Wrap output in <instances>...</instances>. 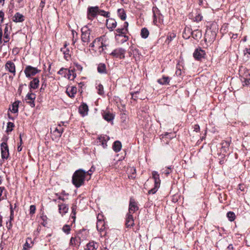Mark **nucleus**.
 Returning <instances> with one entry per match:
<instances>
[{
  "label": "nucleus",
  "mask_w": 250,
  "mask_h": 250,
  "mask_svg": "<svg viewBox=\"0 0 250 250\" xmlns=\"http://www.w3.org/2000/svg\"><path fill=\"white\" fill-rule=\"evenodd\" d=\"M85 177L86 171L82 169H79L76 170L73 175L72 183L76 188H79L84 184Z\"/></svg>",
  "instance_id": "obj_1"
},
{
  "label": "nucleus",
  "mask_w": 250,
  "mask_h": 250,
  "mask_svg": "<svg viewBox=\"0 0 250 250\" xmlns=\"http://www.w3.org/2000/svg\"><path fill=\"white\" fill-rule=\"evenodd\" d=\"M239 75L243 85L250 84V70L241 66L239 69Z\"/></svg>",
  "instance_id": "obj_2"
},
{
  "label": "nucleus",
  "mask_w": 250,
  "mask_h": 250,
  "mask_svg": "<svg viewBox=\"0 0 250 250\" xmlns=\"http://www.w3.org/2000/svg\"><path fill=\"white\" fill-rule=\"evenodd\" d=\"M81 40L83 44H87L90 41L93 39V36H90L91 30L87 25L84 26L81 29Z\"/></svg>",
  "instance_id": "obj_3"
},
{
  "label": "nucleus",
  "mask_w": 250,
  "mask_h": 250,
  "mask_svg": "<svg viewBox=\"0 0 250 250\" xmlns=\"http://www.w3.org/2000/svg\"><path fill=\"white\" fill-rule=\"evenodd\" d=\"M152 178L154 180V187L149 190L148 192V194H154L156 192L158 189L159 188L161 180L160 179V176L158 172L156 171H153L152 172Z\"/></svg>",
  "instance_id": "obj_4"
},
{
  "label": "nucleus",
  "mask_w": 250,
  "mask_h": 250,
  "mask_svg": "<svg viewBox=\"0 0 250 250\" xmlns=\"http://www.w3.org/2000/svg\"><path fill=\"white\" fill-rule=\"evenodd\" d=\"M41 71L40 70L38 69L36 67H33L30 65H27L25 68L24 72L26 77H30L35 75L36 74L39 73Z\"/></svg>",
  "instance_id": "obj_5"
},
{
  "label": "nucleus",
  "mask_w": 250,
  "mask_h": 250,
  "mask_svg": "<svg viewBox=\"0 0 250 250\" xmlns=\"http://www.w3.org/2000/svg\"><path fill=\"white\" fill-rule=\"evenodd\" d=\"M99 8L98 6L89 7L87 9V17L92 20L99 13Z\"/></svg>",
  "instance_id": "obj_6"
},
{
  "label": "nucleus",
  "mask_w": 250,
  "mask_h": 250,
  "mask_svg": "<svg viewBox=\"0 0 250 250\" xmlns=\"http://www.w3.org/2000/svg\"><path fill=\"white\" fill-rule=\"evenodd\" d=\"M1 154L2 159L6 160L8 159L9 153L8 146L6 143L3 142L1 144Z\"/></svg>",
  "instance_id": "obj_7"
},
{
  "label": "nucleus",
  "mask_w": 250,
  "mask_h": 250,
  "mask_svg": "<svg viewBox=\"0 0 250 250\" xmlns=\"http://www.w3.org/2000/svg\"><path fill=\"white\" fill-rule=\"evenodd\" d=\"M125 51L122 48H118L114 49L110 55L116 58H119L120 59L125 58Z\"/></svg>",
  "instance_id": "obj_8"
},
{
  "label": "nucleus",
  "mask_w": 250,
  "mask_h": 250,
  "mask_svg": "<svg viewBox=\"0 0 250 250\" xmlns=\"http://www.w3.org/2000/svg\"><path fill=\"white\" fill-rule=\"evenodd\" d=\"M139 208L137 206V203L135 201L134 199L132 198L130 199L128 212L127 214H132L136 211L138 210Z\"/></svg>",
  "instance_id": "obj_9"
},
{
  "label": "nucleus",
  "mask_w": 250,
  "mask_h": 250,
  "mask_svg": "<svg viewBox=\"0 0 250 250\" xmlns=\"http://www.w3.org/2000/svg\"><path fill=\"white\" fill-rule=\"evenodd\" d=\"M216 33L215 31L208 30L206 31L205 35V40L206 42H212L215 39Z\"/></svg>",
  "instance_id": "obj_10"
},
{
  "label": "nucleus",
  "mask_w": 250,
  "mask_h": 250,
  "mask_svg": "<svg viewBox=\"0 0 250 250\" xmlns=\"http://www.w3.org/2000/svg\"><path fill=\"white\" fill-rule=\"evenodd\" d=\"M36 99V95L34 93H28L25 98V100L27 103L33 107L35 106V100Z\"/></svg>",
  "instance_id": "obj_11"
},
{
  "label": "nucleus",
  "mask_w": 250,
  "mask_h": 250,
  "mask_svg": "<svg viewBox=\"0 0 250 250\" xmlns=\"http://www.w3.org/2000/svg\"><path fill=\"white\" fill-rule=\"evenodd\" d=\"M98 39L99 40V44L100 43L101 44L100 47L102 48V51H104V48H105L109 45V39L106 35L102 36L100 38H98Z\"/></svg>",
  "instance_id": "obj_12"
},
{
  "label": "nucleus",
  "mask_w": 250,
  "mask_h": 250,
  "mask_svg": "<svg viewBox=\"0 0 250 250\" xmlns=\"http://www.w3.org/2000/svg\"><path fill=\"white\" fill-rule=\"evenodd\" d=\"M205 55V51L201 48H197L193 54L194 58L197 60H200L204 58Z\"/></svg>",
  "instance_id": "obj_13"
},
{
  "label": "nucleus",
  "mask_w": 250,
  "mask_h": 250,
  "mask_svg": "<svg viewBox=\"0 0 250 250\" xmlns=\"http://www.w3.org/2000/svg\"><path fill=\"white\" fill-rule=\"evenodd\" d=\"M58 203L59 211L62 215H63L68 212V205L65 203H61L60 201H57Z\"/></svg>",
  "instance_id": "obj_14"
},
{
  "label": "nucleus",
  "mask_w": 250,
  "mask_h": 250,
  "mask_svg": "<svg viewBox=\"0 0 250 250\" xmlns=\"http://www.w3.org/2000/svg\"><path fill=\"white\" fill-rule=\"evenodd\" d=\"M97 229L100 231H103L105 229L104 222L103 220V216L99 214L97 216Z\"/></svg>",
  "instance_id": "obj_15"
},
{
  "label": "nucleus",
  "mask_w": 250,
  "mask_h": 250,
  "mask_svg": "<svg viewBox=\"0 0 250 250\" xmlns=\"http://www.w3.org/2000/svg\"><path fill=\"white\" fill-rule=\"evenodd\" d=\"M106 25L110 31H113L117 26V22L114 19L109 18L106 20Z\"/></svg>",
  "instance_id": "obj_16"
},
{
  "label": "nucleus",
  "mask_w": 250,
  "mask_h": 250,
  "mask_svg": "<svg viewBox=\"0 0 250 250\" xmlns=\"http://www.w3.org/2000/svg\"><path fill=\"white\" fill-rule=\"evenodd\" d=\"M5 69L12 73L14 76L16 74V68L15 64L11 61H8L5 64Z\"/></svg>",
  "instance_id": "obj_17"
},
{
  "label": "nucleus",
  "mask_w": 250,
  "mask_h": 250,
  "mask_svg": "<svg viewBox=\"0 0 250 250\" xmlns=\"http://www.w3.org/2000/svg\"><path fill=\"white\" fill-rule=\"evenodd\" d=\"M81 233H78L76 237H72L70 240V245L72 246H79L81 241Z\"/></svg>",
  "instance_id": "obj_18"
},
{
  "label": "nucleus",
  "mask_w": 250,
  "mask_h": 250,
  "mask_svg": "<svg viewBox=\"0 0 250 250\" xmlns=\"http://www.w3.org/2000/svg\"><path fill=\"white\" fill-rule=\"evenodd\" d=\"M134 225V221L133 219V217L132 214H127L126 221H125V225L127 228H130L133 226Z\"/></svg>",
  "instance_id": "obj_19"
},
{
  "label": "nucleus",
  "mask_w": 250,
  "mask_h": 250,
  "mask_svg": "<svg viewBox=\"0 0 250 250\" xmlns=\"http://www.w3.org/2000/svg\"><path fill=\"white\" fill-rule=\"evenodd\" d=\"M98 248V244L94 241H91L87 244L84 250H96Z\"/></svg>",
  "instance_id": "obj_20"
},
{
  "label": "nucleus",
  "mask_w": 250,
  "mask_h": 250,
  "mask_svg": "<svg viewBox=\"0 0 250 250\" xmlns=\"http://www.w3.org/2000/svg\"><path fill=\"white\" fill-rule=\"evenodd\" d=\"M103 116L104 119L108 122L112 121L114 118L113 114L108 111H104L103 114Z\"/></svg>",
  "instance_id": "obj_21"
},
{
  "label": "nucleus",
  "mask_w": 250,
  "mask_h": 250,
  "mask_svg": "<svg viewBox=\"0 0 250 250\" xmlns=\"http://www.w3.org/2000/svg\"><path fill=\"white\" fill-rule=\"evenodd\" d=\"M79 112L83 116H85L87 114L88 110V106L86 104L83 103L79 107Z\"/></svg>",
  "instance_id": "obj_22"
},
{
  "label": "nucleus",
  "mask_w": 250,
  "mask_h": 250,
  "mask_svg": "<svg viewBox=\"0 0 250 250\" xmlns=\"http://www.w3.org/2000/svg\"><path fill=\"white\" fill-rule=\"evenodd\" d=\"M97 71L100 74H106L107 69L106 65L104 63H100L97 67Z\"/></svg>",
  "instance_id": "obj_23"
},
{
  "label": "nucleus",
  "mask_w": 250,
  "mask_h": 250,
  "mask_svg": "<svg viewBox=\"0 0 250 250\" xmlns=\"http://www.w3.org/2000/svg\"><path fill=\"white\" fill-rule=\"evenodd\" d=\"M39 80L38 78H35L30 82L29 86L30 88L36 89L39 85Z\"/></svg>",
  "instance_id": "obj_24"
},
{
  "label": "nucleus",
  "mask_w": 250,
  "mask_h": 250,
  "mask_svg": "<svg viewBox=\"0 0 250 250\" xmlns=\"http://www.w3.org/2000/svg\"><path fill=\"white\" fill-rule=\"evenodd\" d=\"M170 82V78L168 77L163 76L161 79L157 80V82L161 85H167Z\"/></svg>",
  "instance_id": "obj_25"
},
{
  "label": "nucleus",
  "mask_w": 250,
  "mask_h": 250,
  "mask_svg": "<svg viewBox=\"0 0 250 250\" xmlns=\"http://www.w3.org/2000/svg\"><path fill=\"white\" fill-rule=\"evenodd\" d=\"M24 20V16L19 12L16 13L13 18V21L16 22H22Z\"/></svg>",
  "instance_id": "obj_26"
},
{
  "label": "nucleus",
  "mask_w": 250,
  "mask_h": 250,
  "mask_svg": "<svg viewBox=\"0 0 250 250\" xmlns=\"http://www.w3.org/2000/svg\"><path fill=\"white\" fill-rule=\"evenodd\" d=\"M10 31L9 30L8 25L6 24L4 29V42H9L10 37Z\"/></svg>",
  "instance_id": "obj_27"
},
{
  "label": "nucleus",
  "mask_w": 250,
  "mask_h": 250,
  "mask_svg": "<svg viewBox=\"0 0 250 250\" xmlns=\"http://www.w3.org/2000/svg\"><path fill=\"white\" fill-rule=\"evenodd\" d=\"M112 147L116 152H119L122 148V144L119 141H116L114 143Z\"/></svg>",
  "instance_id": "obj_28"
},
{
  "label": "nucleus",
  "mask_w": 250,
  "mask_h": 250,
  "mask_svg": "<svg viewBox=\"0 0 250 250\" xmlns=\"http://www.w3.org/2000/svg\"><path fill=\"white\" fill-rule=\"evenodd\" d=\"M67 46L66 44H64V46L63 48H62L61 49V51L63 52V53L64 54V57L66 60H68V58L70 57V50L68 48H66V47Z\"/></svg>",
  "instance_id": "obj_29"
},
{
  "label": "nucleus",
  "mask_w": 250,
  "mask_h": 250,
  "mask_svg": "<svg viewBox=\"0 0 250 250\" xmlns=\"http://www.w3.org/2000/svg\"><path fill=\"white\" fill-rule=\"evenodd\" d=\"M109 139V137L107 136H100L98 138V139L100 141V142L101 143L102 145L103 146V147H105L107 146L106 142Z\"/></svg>",
  "instance_id": "obj_30"
},
{
  "label": "nucleus",
  "mask_w": 250,
  "mask_h": 250,
  "mask_svg": "<svg viewBox=\"0 0 250 250\" xmlns=\"http://www.w3.org/2000/svg\"><path fill=\"white\" fill-rule=\"evenodd\" d=\"M192 37L196 40H198L199 39H201L202 37V33L199 30H196L190 33Z\"/></svg>",
  "instance_id": "obj_31"
},
{
  "label": "nucleus",
  "mask_w": 250,
  "mask_h": 250,
  "mask_svg": "<svg viewBox=\"0 0 250 250\" xmlns=\"http://www.w3.org/2000/svg\"><path fill=\"white\" fill-rule=\"evenodd\" d=\"M118 16L122 21H125L126 19V16L125 11L124 9L121 8L118 10Z\"/></svg>",
  "instance_id": "obj_32"
},
{
  "label": "nucleus",
  "mask_w": 250,
  "mask_h": 250,
  "mask_svg": "<svg viewBox=\"0 0 250 250\" xmlns=\"http://www.w3.org/2000/svg\"><path fill=\"white\" fill-rule=\"evenodd\" d=\"M33 242L31 238L28 237L26 242L23 246V250H26L27 248H31L33 246Z\"/></svg>",
  "instance_id": "obj_33"
},
{
  "label": "nucleus",
  "mask_w": 250,
  "mask_h": 250,
  "mask_svg": "<svg viewBox=\"0 0 250 250\" xmlns=\"http://www.w3.org/2000/svg\"><path fill=\"white\" fill-rule=\"evenodd\" d=\"M20 103V101H15L13 104H12V109H11V111L13 113H17L18 112V107H19V104Z\"/></svg>",
  "instance_id": "obj_34"
},
{
  "label": "nucleus",
  "mask_w": 250,
  "mask_h": 250,
  "mask_svg": "<svg viewBox=\"0 0 250 250\" xmlns=\"http://www.w3.org/2000/svg\"><path fill=\"white\" fill-rule=\"evenodd\" d=\"M141 35L143 38L146 39L149 35V31L146 28H143L141 30Z\"/></svg>",
  "instance_id": "obj_35"
},
{
  "label": "nucleus",
  "mask_w": 250,
  "mask_h": 250,
  "mask_svg": "<svg viewBox=\"0 0 250 250\" xmlns=\"http://www.w3.org/2000/svg\"><path fill=\"white\" fill-rule=\"evenodd\" d=\"M152 12L153 14L154 21H155L157 20V15L160 14V11L156 6H154L152 8Z\"/></svg>",
  "instance_id": "obj_36"
},
{
  "label": "nucleus",
  "mask_w": 250,
  "mask_h": 250,
  "mask_svg": "<svg viewBox=\"0 0 250 250\" xmlns=\"http://www.w3.org/2000/svg\"><path fill=\"white\" fill-rule=\"evenodd\" d=\"M176 37V34L173 33H169L167 36V40L166 41V42H167L168 44Z\"/></svg>",
  "instance_id": "obj_37"
},
{
  "label": "nucleus",
  "mask_w": 250,
  "mask_h": 250,
  "mask_svg": "<svg viewBox=\"0 0 250 250\" xmlns=\"http://www.w3.org/2000/svg\"><path fill=\"white\" fill-rule=\"evenodd\" d=\"M63 132V129L60 125H59L57 127H56L55 130L54 131V133L57 132L58 133L57 135L59 137L61 136Z\"/></svg>",
  "instance_id": "obj_38"
},
{
  "label": "nucleus",
  "mask_w": 250,
  "mask_h": 250,
  "mask_svg": "<svg viewBox=\"0 0 250 250\" xmlns=\"http://www.w3.org/2000/svg\"><path fill=\"white\" fill-rule=\"evenodd\" d=\"M76 92L77 89L76 88L74 87H71L70 91H67V93L68 96L71 98L74 97V95L76 93Z\"/></svg>",
  "instance_id": "obj_39"
},
{
  "label": "nucleus",
  "mask_w": 250,
  "mask_h": 250,
  "mask_svg": "<svg viewBox=\"0 0 250 250\" xmlns=\"http://www.w3.org/2000/svg\"><path fill=\"white\" fill-rule=\"evenodd\" d=\"M116 32L119 34V36H122L127 33V29L125 28H118L116 30Z\"/></svg>",
  "instance_id": "obj_40"
},
{
  "label": "nucleus",
  "mask_w": 250,
  "mask_h": 250,
  "mask_svg": "<svg viewBox=\"0 0 250 250\" xmlns=\"http://www.w3.org/2000/svg\"><path fill=\"white\" fill-rule=\"evenodd\" d=\"M227 217L230 221H233L235 219V214L233 212L229 211L227 213Z\"/></svg>",
  "instance_id": "obj_41"
},
{
  "label": "nucleus",
  "mask_w": 250,
  "mask_h": 250,
  "mask_svg": "<svg viewBox=\"0 0 250 250\" xmlns=\"http://www.w3.org/2000/svg\"><path fill=\"white\" fill-rule=\"evenodd\" d=\"M15 126L14 123L12 122H8L7 125V128L6 132L7 133H9L11 132L13 129V127Z\"/></svg>",
  "instance_id": "obj_42"
},
{
  "label": "nucleus",
  "mask_w": 250,
  "mask_h": 250,
  "mask_svg": "<svg viewBox=\"0 0 250 250\" xmlns=\"http://www.w3.org/2000/svg\"><path fill=\"white\" fill-rule=\"evenodd\" d=\"M67 69L64 68H62L60 69V70L58 72V74L59 75H62L64 77H65L66 74H67Z\"/></svg>",
  "instance_id": "obj_43"
},
{
  "label": "nucleus",
  "mask_w": 250,
  "mask_h": 250,
  "mask_svg": "<svg viewBox=\"0 0 250 250\" xmlns=\"http://www.w3.org/2000/svg\"><path fill=\"white\" fill-rule=\"evenodd\" d=\"M109 14L110 13L108 12H106L103 10H101L99 9V11L98 14H99L101 16H103L104 17L107 18V17H109Z\"/></svg>",
  "instance_id": "obj_44"
},
{
  "label": "nucleus",
  "mask_w": 250,
  "mask_h": 250,
  "mask_svg": "<svg viewBox=\"0 0 250 250\" xmlns=\"http://www.w3.org/2000/svg\"><path fill=\"white\" fill-rule=\"evenodd\" d=\"M97 88L98 89V93L99 95H102L104 94V87L102 84H99Z\"/></svg>",
  "instance_id": "obj_45"
},
{
  "label": "nucleus",
  "mask_w": 250,
  "mask_h": 250,
  "mask_svg": "<svg viewBox=\"0 0 250 250\" xmlns=\"http://www.w3.org/2000/svg\"><path fill=\"white\" fill-rule=\"evenodd\" d=\"M222 148H224L225 149V150L226 151V149L229 148V147L230 145V143L228 141H224L222 143Z\"/></svg>",
  "instance_id": "obj_46"
},
{
  "label": "nucleus",
  "mask_w": 250,
  "mask_h": 250,
  "mask_svg": "<svg viewBox=\"0 0 250 250\" xmlns=\"http://www.w3.org/2000/svg\"><path fill=\"white\" fill-rule=\"evenodd\" d=\"M188 32V33L190 34L191 32L190 31V29L188 28L187 29H185V31L183 33V37L185 39H188L190 36L188 34H187L186 32Z\"/></svg>",
  "instance_id": "obj_47"
},
{
  "label": "nucleus",
  "mask_w": 250,
  "mask_h": 250,
  "mask_svg": "<svg viewBox=\"0 0 250 250\" xmlns=\"http://www.w3.org/2000/svg\"><path fill=\"white\" fill-rule=\"evenodd\" d=\"M130 171L132 172V174L128 176L130 179H134L135 178L136 169L134 167H131L130 169Z\"/></svg>",
  "instance_id": "obj_48"
},
{
  "label": "nucleus",
  "mask_w": 250,
  "mask_h": 250,
  "mask_svg": "<svg viewBox=\"0 0 250 250\" xmlns=\"http://www.w3.org/2000/svg\"><path fill=\"white\" fill-rule=\"evenodd\" d=\"M62 230L66 234H69L70 231V227L69 225H65L63 227Z\"/></svg>",
  "instance_id": "obj_49"
},
{
  "label": "nucleus",
  "mask_w": 250,
  "mask_h": 250,
  "mask_svg": "<svg viewBox=\"0 0 250 250\" xmlns=\"http://www.w3.org/2000/svg\"><path fill=\"white\" fill-rule=\"evenodd\" d=\"M95 169V168L93 167H92L88 171H86V176L87 175L89 176V177L87 179V180H88L90 179V176L92 175V173L94 171Z\"/></svg>",
  "instance_id": "obj_50"
},
{
  "label": "nucleus",
  "mask_w": 250,
  "mask_h": 250,
  "mask_svg": "<svg viewBox=\"0 0 250 250\" xmlns=\"http://www.w3.org/2000/svg\"><path fill=\"white\" fill-rule=\"evenodd\" d=\"M95 169V168L93 167H92L88 171H86V176L87 175L89 176V177L87 179V180H88L90 179V176L92 175V173L94 171Z\"/></svg>",
  "instance_id": "obj_51"
},
{
  "label": "nucleus",
  "mask_w": 250,
  "mask_h": 250,
  "mask_svg": "<svg viewBox=\"0 0 250 250\" xmlns=\"http://www.w3.org/2000/svg\"><path fill=\"white\" fill-rule=\"evenodd\" d=\"M95 169V168L93 167H92L88 171H86V176L87 175L89 176V177L87 179V180H88L90 179V176L92 175V173L94 171Z\"/></svg>",
  "instance_id": "obj_52"
},
{
  "label": "nucleus",
  "mask_w": 250,
  "mask_h": 250,
  "mask_svg": "<svg viewBox=\"0 0 250 250\" xmlns=\"http://www.w3.org/2000/svg\"><path fill=\"white\" fill-rule=\"evenodd\" d=\"M130 56H131V55H133V57H134L135 54H138V50L137 49H134L133 47L130 48V51L129 52Z\"/></svg>",
  "instance_id": "obj_53"
},
{
  "label": "nucleus",
  "mask_w": 250,
  "mask_h": 250,
  "mask_svg": "<svg viewBox=\"0 0 250 250\" xmlns=\"http://www.w3.org/2000/svg\"><path fill=\"white\" fill-rule=\"evenodd\" d=\"M203 17L200 14L198 13L194 18V21L197 22L200 21L202 20Z\"/></svg>",
  "instance_id": "obj_54"
},
{
  "label": "nucleus",
  "mask_w": 250,
  "mask_h": 250,
  "mask_svg": "<svg viewBox=\"0 0 250 250\" xmlns=\"http://www.w3.org/2000/svg\"><path fill=\"white\" fill-rule=\"evenodd\" d=\"M96 44L99 45V40L98 38L94 40V41L90 43L89 46L91 47H94Z\"/></svg>",
  "instance_id": "obj_55"
},
{
  "label": "nucleus",
  "mask_w": 250,
  "mask_h": 250,
  "mask_svg": "<svg viewBox=\"0 0 250 250\" xmlns=\"http://www.w3.org/2000/svg\"><path fill=\"white\" fill-rule=\"evenodd\" d=\"M36 209V206L35 205H31L30 207V214L33 215L35 213Z\"/></svg>",
  "instance_id": "obj_56"
},
{
  "label": "nucleus",
  "mask_w": 250,
  "mask_h": 250,
  "mask_svg": "<svg viewBox=\"0 0 250 250\" xmlns=\"http://www.w3.org/2000/svg\"><path fill=\"white\" fill-rule=\"evenodd\" d=\"M71 208H72V213L74 215V216H73L72 217L74 218H75L76 210L77 208V206L76 205L73 204Z\"/></svg>",
  "instance_id": "obj_57"
},
{
  "label": "nucleus",
  "mask_w": 250,
  "mask_h": 250,
  "mask_svg": "<svg viewBox=\"0 0 250 250\" xmlns=\"http://www.w3.org/2000/svg\"><path fill=\"white\" fill-rule=\"evenodd\" d=\"M138 93H139L138 91H136L133 93H131V95L132 96L131 98L132 99H133L134 100L136 101L138 99V97L137 96H136V95L137 94H138Z\"/></svg>",
  "instance_id": "obj_58"
},
{
  "label": "nucleus",
  "mask_w": 250,
  "mask_h": 250,
  "mask_svg": "<svg viewBox=\"0 0 250 250\" xmlns=\"http://www.w3.org/2000/svg\"><path fill=\"white\" fill-rule=\"evenodd\" d=\"M18 3V6L22 7L24 5L23 0H15Z\"/></svg>",
  "instance_id": "obj_59"
},
{
  "label": "nucleus",
  "mask_w": 250,
  "mask_h": 250,
  "mask_svg": "<svg viewBox=\"0 0 250 250\" xmlns=\"http://www.w3.org/2000/svg\"><path fill=\"white\" fill-rule=\"evenodd\" d=\"M171 172V169L170 167H167V169L164 171V173L167 175L168 176V175Z\"/></svg>",
  "instance_id": "obj_60"
},
{
  "label": "nucleus",
  "mask_w": 250,
  "mask_h": 250,
  "mask_svg": "<svg viewBox=\"0 0 250 250\" xmlns=\"http://www.w3.org/2000/svg\"><path fill=\"white\" fill-rule=\"evenodd\" d=\"M4 13L3 11H0V21L2 22L3 21Z\"/></svg>",
  "instance_id": "obj_61"
},
{
  "label": "nucleus",
  "mask_w": 250,
  "mask_h": 250,
  "mask_svg": "<svg viewBox=\"0 0 250 250\" xmlns=\"http://www.w3.org/2000/svg\"><path fill=\"white\" fill-rule=\"evenodd\" d=\"M194 131L198 132L200 130V126L198 125H195L193 126Z\"/></svg>",
  "instance_id": "obj_62"
},
{
  "label": "nucleus",
  "mask_w": 250,
  "mask_h": 250,
  "mask_svg": "<svg viewBox=\"0 0 250 250\" xmlns=\"http://www.w3.org/2000/svg\"><path fill=\"white\" fill-rule=\"evenodd\" d=\"M68 75V78L70 80H72V73L71 70H68L67 71V74H66Z\"/></svg>",
  "instance_id": "obj_63"
},
{
  "label": "nucleus",
  "mask_w": 250,
  "mask_h": 250,
  "mask_svg": "<svg viewBox=\"0 0 250 250\" xmlns=\"http://www.w3.org/2000/svg\"><path fill=\"white\" fill-rule=\"evenodd\" d=\"M67 199V198H65L64 196H62L61 195H60L59 197H58V200L60 201V200H61L63 202H65V200Z\"/></svg>",
  "instance_id": "obj_64"
}]
</instances>
